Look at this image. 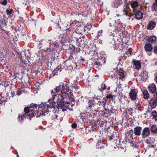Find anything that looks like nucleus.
I'll return each mask as SVG.
<instances>
[{"label":"nucleus","mask_w":157,"mask_h":157,"mask_svg":"<svg viewBox=\"0 0 157 157\" xmlns=\"http://www.w3.org/2000/svg\"><path fill=\"white\" fill-rule=\"evenodd\" d=\"M68 84L61 83L59 86H57L53 90H51L52 99L48 100V102L45 103H42L39 106L38 111L36 112L37 110V105L31 104L30 106L24 108L25 113L23 115L19 114L18 119L20 118L22 120L26 118L27 116L29 117L30 120L31 118L35 115L36 117H39L40 115H45L48 114L49 109L53 108L55 109H61L63 111H67L69 109L68 98L71 101H72L73 96V94L70 91L69 88L68 86Z\"/></svg>","instance_id":"1"},{"label":"nucleus","mask_w":157,"mask_h":157,"mask_svg":"<svg viewBox=\"0 0 157 157\" xmlns=\"http://www.w3.org/2000/svg\"><path fill=\"white\" fill-rule=\"evenodd\" d=\"M151 134L150 128L146 127L144 128L142 130L141 136L143 138L145 139L148 137Z\"/></svg>","instance_id":"2"},{"label":"nucleus","mask_w":157,"mask_h":157,"mask_svg":"<svg viewBox=\"0 0 157 157\" xmlns=\"http://www.w3.org/2000/svg\"><path fill=\"white\" fill-rule=\"evenodd\" d=\"M97 100H98V99L97 98H94L93 101L89 100L88 102V109H90L93 110H96V107L95 105L93 103V102H95Z\"/></svg>","instance_id":"3"},{"label":"nucleus","mask_w":157,"mask_h":157,"mask_svg":"<svg viewBox=\"0 0 157 157\" xmlns=\"http://www.w3.org/2000/svg\"><path fill=\"white\" fill-rule=\"evenodd\" d=\"M137 91L136 90L132 89L129 93L130 99L132 100H135L136 99Z\"/></svg>","instance_id":"4"},{"label":"nucleus","mask_w":157,"mask_h":157,"mask_svg":"<svg viewBox=\"0 0 157 157\" xmlns=\"http://www.w3.org/2000/svg\"><path fill=\"white\" fill-rule=\"evenodd\" d=\"M133 139V137L132 135L131 134H128V135H126L124 140L126 142L130 143L131 146H133L134 145V144L132 142V140Z\"/></svg>","instance_id":"5"},{"label":"nucleus","mask_w":157,"mask_h":157,"mask_svg":"<svg viewBox=\"0 0 157 157\" xmlns=\"http://www.w3.org/2000/svg\"><path fill=\"white\" fill-rule=\"evenodd\" d=\"M148 90L150 93L154 94L156 90V87L155 84L152 83L149 85L148 87Z\"/></svg>","instance_id":"6"},{"label":"nucleus","mask_w":157,"mask_h":157,"mask_svg":"<svg viewBox=\"0 0 157 157\" xmlns=\"http://www.w3.org/2000/svg\"><path fill=\"white\" fill-rule=\"evenodd\" d=\"M142 128L140 126H137L134 128V133L137 136H141Z\"/></svg>","instance_id":"7"},{"label":"nucleus","mask_w":157,"mask_h":157,"mask_svg":"<svg viewBox=\"0 0 157 157\" xmlns=\"http://www.w3.org/2000/svg\"><path fill=\"white\" fill-rule=\"evenodd\" d=\"M149 105L152 109L155 108L157 105V100L152 98L149 101Z\"/></svg>","instance_id":"8"},{"label":"nucleus","mask_w":157,"mask_h":157,"mask_svg":"<svg viewBox=\"0 0 157 157\" xmlns=\"http://www.w3.org/2000/svg\"><path fill=\"white\" fill-rule=\"evenodd\" d=\"M141 79L143 81H145L148 78L147 72L145 70H143V72L141 74Z\"/></svg>","instance_id":"9"},{"label":"nucleus","mask_w":157,"mask_h":157,"mask_svg":"<svg viewBox=\"0 0 157 157\" xmlns=\"http://www.w3.org/2000/svg\"><path fill=\"white\" fill-rule=\"evenodd\" d=\"M156 25V23L154 21H151L149 22L147 26V29L152 30L153 29Z\"/></svg>","instance_id":"10"},{"label":"nucleus","mask_w":157,"mask_h":157,"mask_svg":"<svg viewBox=\"0 0 157 157\" xmlns=\"http://www.w3.org/2000/svg\"><path fill=\"white\" fill-rule=\"evenodd\" d=\"M145 51L147 52L151 51L153 49V46L150 44H146L144 46Z\"/></svg>","instance_id":"11"},{"label":"nucleus","mask_w":157,"mask_h":157,"mask_svg":"<svg viewBox=\"0 0 157 157\" xmlns=\"http://www.w3.org/2000/svg\"><path fill=\"white\" fill-rule=\"evenodd\" d=\"M106 104V102L104 101H98V102L96 103L97 106H96L97 108H100V106H102L105 109V110L106 111L107 109H105V105Z\"/></svg>","instance_id":"12"},{"label":"nucleus","mask_w":157,"mask_h":157,"mask_svg":"<svg viewBox=\"0 0 157 157\" xmlns=\"http://www.w3.org/2000/svg\"><path fill=\"white\" fill-rule=\"evenodd\" d=\"M143 13L140 11H137L135 14V17L136 19L140 20L143 18Z\"/></svg>","instance_id":"13"},{"label":"nucleus","mask_w":157,"mask_h":157,"mask_svg":"<svg viewBox=\"0 0 157 157\" xmlns=\"http://www.w3.org/2000/svg\"><path fill=\"white\" fill-rule=\"evenodd\" d=\"M133 63L136 69L139 70L141 68V64L140 61L135 60L133 61Z\"/></svg>","instance_id":"14"},{"label":"nucleus","mask_w":157,"mask_h":157,"mask_svg":"<svg viewBox=\"0 0 157 157\" xmlns=\"http://www.w3.org/2000/svg\"><path fill=\"white\" fill-rule=\"evenodd\" d=\"M148 41L152 44L155 43L157 41V37L155 36H152L149 38Z\"/></svg>","instance_id":"15"},{"label":"nucleus","mask_w":157,"mask_h":157,"mask_svg":"<svg viewBox=\"0 0 157 157\" xmlns=\"http://www.w3.org/2000/svg\"><path fill=\"white\" fill-rule=\"evenodd\" d=\"M119 75L120 76L119 78L124 80L125 79V75H124V71L122 69L120 68L119 70Z\"/></svg>","instance_id":"16"},{"label":"nucleus","mask_w":157,"mask_h":157,"mask_svg":"<svg viewBox=\"0 0 157 157\" xmlns=\"http://www.w3.org/2000/svg\"><path fill=\"white\" fill-rule=\"evenodd\" d=\"M151 132L154 134H157V127L156 125H153L150 128Z\"/></svg>","instance_id":"17"},{"label":"nucleus","mask_w":157,"mask_h":157,"mask_svg":"<svg viewBox=\"0 0 157 157\" xmlns=\"http://www.w3.org/2000/svg\"><path fill=\"white\" fill-rule=\"evenodd\" d=\"M8 99L7 95L5 96H2L1 98H0V105L2 104L3 102L7 101Z\"/></svg>","instance_id":"18"},{"label":"nucleus","mask_w":157,"mask_h":157,"mask_svg":"<svg viewBox=\"0 0 157 157\" xmlns=\"http://www.w3.org/2000/svg\"><path fill=\"white\" fill-rule=\"evenodd\" d=\"M60 29L63 30H67L69 29V28L68 26L66 24H63L61 27H59Z\"/></svg>","instance_id":"19"},{"label":"nucleus","mask_w":157,"mask_h":157,"mask_svg":"<svg viewBox=\"0 0 157 157\" xmlns=\"http://www.w3.org/2000/svg\"><path fill=\"white\" fill-rule=\"evenodd\" d=\"M143 94L144 98L146 99L149 98V94L147 90H144L143 91Z\"/></svg>","instance_id":"20"},{"label":"nucleus","mask_w":157,"mask_h":157,"mask_svg":"<svg viewBox=\"0 0 157 157\" xmlns=\"http://www.w3.org/2000/svg\"><path fill=\"white\" fill-rule=\"evenodd\" d=\"M131 6L132 8L134 9L137 7L138 5V3L136 1H134L131 3Z\"/></svg>","instance_id":"21"},{"label":"nucleus","mask_w":157,"mask_h":157,"mask_svg":"<svg viewBox=\"0 0 157 157\" xmlns=\"http://www.w3.org/2000/svg\"><path fill=\"white\" fill-rule=\"evenodd\" d=\"M6 24L5 22V19L3 21H0V26L2 29H3V28L6 26Z\"/></svg>","instance_id":"22"},{"label":"nucleus","mask_w":157,"mask_h":157,"mask_svg":"<svg viewBox=\"0 0 157 157\" xmlns=\"http://www.w3.org/2000/svg\"><path fill=\"white\" fill-rule=\"evenodd\" d=\"M154 119L155 120H157V112L156 111H154L151 113Z\"/></svg>","instance_id":"23"},{"label":"nucleus","mask_w":157,"mask_h":157,"mask_svg":"<svg viewBox=\"0 0 157 157\" xmlns=\"http://www.w3.org/2000/svg\"><path fill=\"white\" fill-rule=\"evenodd\" d=\"M152 11H157V4L154 3L152 6Z\"/></svg>","instance_id":"24"},{"label":"nucleus","mask_w":157,"mask_h":157,"mask_svg":"<svg viewBox=\"0 0 157 157\" xmlns=\"http://www.w3.org/2000/svg\"><path fill=\"white\" fill-rule=\"evenodd\" d=\"M58 73H59V72L56 71V70H54L52 71V74L50 75V77H54L55 75H58Z\"/></svg>","instance_id":"25"},{"label":"nucleus","mask_w":157,"mask_h":157,"mask_svg":"<svg viewBox=\"0 0 157 157\" xmlns=\"http://www.w3.org/2000/svg\"><path fill=\"white\" fill-rule=\"evenodd\" d=\"M113 96L111 94L107 95L106 96V98H105L104 101H105V102H106V101H108V99H111L113 98Z\"/></svg>","instance_id":"26"},{"label":"nucleus","mask_w":157,"mask_h":157,"mask_svg":"<svg viewBox=\"0 0 157 157\" xmlns=\"http://www.w3.org/2000/svg\"><path fill=\"white\" fill-rule=\"evenodd\" d=\"M1 3L3 5L5 6L7 3V0H1Z\"/></svg>","instance_id":"27"},{"label":"nucleus","mask_w":157,"mask_h":157,"mask_svg":"<svg viewBox=\"0 0 157 157\" xmlns=\"http://www.w3.org/2000/svg\"><path fill=\"white\" fill-rule=\"evenodd\" d=\"M106 86L105 84H102L101 85V91L104 90L106 89Z\"/></svg>","instance_id":"28"},{"label":"nucleus","mask_w":157,"mask_h":157,"mask_svg":"<svg viewBox=\"0 0 157 157\" xmlns=\"http://www.w3.org/2000/svg\"><path fill=\"white\" fill-rule=\"evenodd\" d=\"M135 100H136V101L135 102V105L136 106H137L140 104L139 100L138 98H136V99Z\"/></svg>","instance_id":"29"},{"label":"nucleus","mask_w":157,"mask_h":157,"mask_svg":"<svg viewBox=\"0 0 157 157\" xmlns=\"http://www.w3.org/2000/svg\"><path fill=\"white\" fill-rule=\"evenodd\" d=\"M153 49L154 53L155 54H157V45L155 46Z\"/></svg>","instance_id":"30"},{"label":"nucleus","mask_w":157,"mask_h":157,"mask_svg":"<svg viewBox=\"0 0 157 157\" xmlns=\"http://www.w3.org/2000/svg\"><path fill=\"white\" fill-rule=\"evenodd\" d=\"M73 56L70 55L69 57L68 58V59L66 60L65 61V62H66L68 60H71L72 62H73Z\"/></svg>","instance_id":"31"},{"label":"nucleus","mask_w":157,"mask_h":157,"mask_svg":"<svg viewBox=\"0 0 157 157\" xmlns=\"http://www.w3.org/2000/svg\"><path fill=\"white\" fill-rule=\"evenodd\" d=\"M13 11V10L12 9H11L10 10H6V12L8 14L10 15L12 14Z\"/></svg>","instance_id":"32"},{"label":"nucleus","mask_w":157,"mask_h":157,"mask_svg":"<svg viewBox=\"0 0 157 157\" xmlns=\"http://www.w3.org/2000/svg\"><path fill=\"white\" fill-rule=\"evenodd\" d=\"M101 140L98 141V143L97 144V146L98 147V148L100 147L101 148V147H102V146L101 147H100V146H101Z\"/></svg>","instance_id":"33"},{"label":"nucleus","mask_w":157,"mask_h":157,"mask_svg":"<svg viewBox=\"0 0 157 157\" xmlns=\"http://www.w3.org/2000/svg\"><path fill=\"white\" fill-rule=\"evenodd\" d=\"M54 70H56V71H57L58 72H59V73L61 71V69L60 68V67L59 66H58L57 67H56V68Z\"/></svg>","instance_id":"34"},{"label":"nucleus","mask_w":157,"mask_h":157,"mask_svg":"<svg viewBox=\"0 0 157 157\" xmlns=\"http://www.w3.org/2000/svg\"><path fill=\"white\" fill-rule=\"evenodd\" d=\"M125 0V9H128V8H129V7H128V2L127 1V0Z\"/></svg>","instance_id":"35"},{"label":"nucleus","mask_w":157,"mask_h":157,"mask_svg":"<svg viewBox=\"0 0 157 157\" xmlns=\"http://www.w3.org/2000/svg\"><path fill=\"white\" fill-rule=\"evenodd\" d=\"M77 124L75 123H73L71 124L72 127L74 128H75L77 127Z\"/></svg>","instance_id":"36"},{"label":"nucleus","mask_w":157,"mask_h":157,"mask_svg":"<svg viewBox=\"0 0 157 157\" xmlns=\"http://www.w3.org/2000/svg\"><path fill=\"white\" fill-rule=\"evenodd\" d=\"M153 98L155 99V100H157V91L154 94V97Z\"/></svg>","instance_id":"37"},{"label":"nucleus","mask_w":157,"mask_h":157,"mask_svg":"<svg viewBox=\"0 0 157 157\" xmlns=\"http://www.w3.org/2000/svg\"><path fill=\"white\" fill-rule=\"evenodd\" d=\"M109 27H112V29H110V30H112V29H114V27L113 26H112V25H111V24L110 23H109Z\"/></svg>","instance_id":"38"},{"label":"nucleus","mask_w":157,"mask_h":157,"mask_svg":"<svg viewBox=\"0 0 157 157\" xmlns=\"http://www.w3.org/2000/svg\"><path fill=\"white\" fill-rule=\"evenodd\" d=\"M77 88L78 87L77 86L76 84H75L73 86H72L71 89H72L73 88H74L75 89H76L78 88Z\"/></svg>","instance_id":"39"},{"label":"nucleus","mask_w":157,"mask_h":157,"mask_svg":"<svg viewBox=\"0 0 157 157\" xmlns=\"http://www.w3.org/2000/svg\"><path fill=\"white\" fill-rule=\"evenodd\" d=\"M95 64L97 66H100L101 65V63L100 62H97L95 63Z\"/></svg>","instance_id":"40"},{"label":"nucleus","mask_w":157,"mask_h":157,"mask_svg":"<svg viewBox=\"0 0 157 157\" xmlns=\"http://www.w3.org/2000/svg\"><path fill=\"white\" fill-rule=\"evenodd\" d=\"M118 0V2H117L118 4L119 5H121L122 3V2H121L122 0Z\"/></svg>","instance_id":"41"},{"label":"nucleus","mask_w":157,"mask_h":157,"mask_svg":"<svg viewBox=\"0 0 157 157\" xmlns=\"http://www.w3.org/2000/svg\"><path fill=\"white\" fill-rule=\"evenodd\" d=\"M21 94V92L20 90H18V91L17 92V95H20V94Z\"/></svg>","instance_id":"42"},{"label":"nucleus","mask_w":157,"mask_h":157,"mask_svg":"<svg viewBox=\"0 0 157 157\" xmlns=\"http://www.w3.org/2000/svg\"><path fill=\"white\" fill-rule=\"evenodd\" d=\"M11 94L12 95V97L13 98L15 95V93L14 92H11Z\"/></svg>","instance_id":"43"},{"label":"nucleus","mask_w":157,"mask_h":157,"mask_svg":"<svg viewBox=\"0 0 157 157\" xmlns=\"http://www.w3.org/2000/svg\"><path fill=\"white\" fill-rule=\"evenodd\" d=\"M3 18H2V17H0V21H3V20H4L5 19L4 18V17H3Z\"/></svg>","instance_id":"44"},{"label":"nucleus","mask_w":157,"mask_h":157,"mask_svg":"<svg viewBox=\"0 0 157 157\" xmlns=\"http://www.w3.org/2000/svg\"><path fill=\"white\" fill-rule=\"evenodd\" d=\"M102 32V30L99 31L98 32V36H100V33H101Z\"/></svg>","instance_id":"45"},{"label":"nucleus","mask_w":157,"mask_h":157,"mask_svg":"<svg viewBox=\"0 0 157 157\" xmlns=\"http://www.w3.org/2000/svg\"><path fill=\"white\" fill-rule=\"evenodd\" d=\"M127 10L126 9H125V8H124V9L123 10V12H125V13H126V12L127 11Z\"/></svg>","instance_id":"46"},{"label":"nucleus","mask_w":157,"mask_h":157,"mask_svg":"<svg viewBox=\"0 0 157 157\" xmlns=\"http://www.w3.org/2000/svg\"><path fill=\"white\" fill-rule=\"evenodd\" d=\"M155 81L157 83V75L155 76Z\"/></svg>","instance_id":"47"},{"label":"nucleus","mask_w":157,"mask_h":157,"mask_svg":"<svg viewBox=\"0 0 157 157\" xmlns=\"http://www.w3.org/2000/svg\"><path fill=\"white\" fill-rule=\"evenodd\" d=\"M113 139V138L112 136H110V137H109V140H112Z\"/></svg>","instance_id":"48"},{"label":"nucleus","mask_w":157,"mask_h":157,"mask_svg":"<svg viewBox=\"0 0 157 157\" xmlns=\"http://www.w3.org/2000/svg\"><path fill=\"white\" fill-rule=\"evenodd\" d=\"M155 3H156L157 4V0H155Z\"/></svg>","instance_id":"49"},{"label":"nucleus","mask_w":157,"mask_h":157,"mask_svg":"<svg viewBox=\"0 0 157 157\" xmlns=\"http://www.w3.org/2000/svg\"><path fill=\"white\" fill-rule=\"evenodd\" d=\"M146 112H149V110H147V111Z\"/></svg>","instance_id":"50"},{"label":"nucleus","mask_w":157,"mask_h":157,"mask_svg":"<svg viewBox=\"0 0 157 157\" xmlns=\"http://www.w3.org/2000/svg\"><path fill=\"white\" fill-rule=\"evenodd\" d=\"M81 38H79L78 39V40H77V41H78L79 39H81Z\"/></svg>","instance_id":"51"},{"label":"nucleus","mask_w":157,"mask_h":157,"mask_svg":"<svg viewBox=\"0 0 157 157\" xmlns=\"http://www.w3.org/2000/svg\"><path fill=\"white\" fill-rule=\"evenodd\" d=\"M108 113H110V112H109L110 110L109 109H108Z\"/></svg>","instance_id":"52"},{"label":"nucleus","mask_w":157,"mask_h":157,"mask_svg":"<svg viewBox=\"0 0 157 157\" xmlns=\"http://www.w3.org/2000/svg\"><path fill=\"white\" fill-rule=\"evenodd\" d=\"M133 20V18H132V19H131V21H132Z\"/></svg>","instance_id":"53"},{"label":"nucleus","mask_w":157,"mask_h":157,"mask_svg":"<svg viewBox=\"0 0 157 157\" xmlns=\"http://www.w3.org/2000/svg\"><path fill=\"white\" fill-rule=\"evenodd\" d=\"M129 132H132V130L130 131H129Z\"/></svg>","instance_id":"54"}]
</instances>
